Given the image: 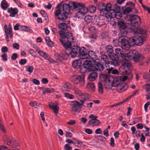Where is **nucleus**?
Instances as JSON below:
<instances>
[{"label":"nucleus","mask_w":150,"mask_h":150,"mask_svg":"<svg viewBox=\"0 0 150 150\" xmlns=\"http://www.w3.org/2000/svg\"><path fill=\"white\" fill-rule=\"evenodd\" d=\"M81 64V61L79 59L74 61L72 62V66L75 69L80 68Z\"/></svg>","instance_id":"a878e982"},{"label":"nucleus","mask_w":150,"mask_h":150,"mask_svg":"<svg viewBox=\"0 0 150 150\" xmlns=\"http://www.w3.org/2000/svg\"><path fill=\"white\" fill-rule=\"evenodd\" d=\"M132 10V8L130 7H127L123 10V13L124 15H126L129 13Z\"/></svg>","instance_id":"603ef678"},{"label":"nucleus","mask_w":150,"mask_h":150,"mask_svg":"<svg viewBox=\"0 0 150 150\" xmlns=\"http://www.w3.org/2000/svg\"><path fill=\"white\" fill-rule=\"evenodd\" d=\"M21 30L25 32H30L31 29L28 26L25 25H21L20 26Z\"/></svg>","instance_id":"de8ad7c7"},{"label":"nucleus","mask_w":150,"mask_h":150,"mask_svg":"<svg viewBox=\"0 0 150 150\" xmlns=\"http://www.w3.org/2000/svg\"><path fill=\"white\" fill-rule=\"evenodd\" d=\"M83 105L82 103H80L77 100H75L72 101L71 103V106L72 108V112H79L78 109L80 107Z\"/></svg>","instance_id":"ddd939ff"},{"label":"nucleus","mask_w":150,"mask_h":150,"mask_svg":"<svg viewBox=\"0 0 150 150\" xmlns=\"http://www.w3.org/2000/svg\"><path fill=\"white\" fill-rule=\"evenodd\" d=\"M71 82L75 85L78 84L79 87H83L85 84L84 78L82 76L74 75L71 78Z\"/></svg>","instance_id":"6e6552de"},{"label":"nucleus","mask_w":150,"mask_h":150,"mask_svg":"<svg viewBox=\"0 0 150 150\" xmlns=\"http://www.w3.org/2000/svg\"><path fill=\"white\" fill-rule=\"evenodd\" d=\"M33 69V67L32 66H27L26 67V71L29 73H32Z\"/></svg>","instance_id":"6e6d98bb"},{"label":"nucleus","mask_w":150,"mask_h":150,"mask_svg":"<svg viewBox=\"0 0 150 150\" xmlns=\"http://www.w3.org/2000/svg\"><path fill=\"white\" fill-rule=\"evenodd\" d=\"M7 12L9 13V16L14 17L18 13V10L16 8L10 7L8 9Z\"/></svg>","instance_id":"5701e85b"},{"label":"nucleus","mask_w":150,"mask_h":150,"mask_svg":"<svg viewBox=\"0 0 150 150\" xmlns=\"http://www.w3.org/2000/svg\"><path fill=\"white\" fill-rule=\"evenodd\" d=\"M29 105L35 108H37L38 107H40V104L39 103H38L36 102H30L29 103Z\"/></svg>","instance_id":"8fccbe9b"},{"label":"nucleus","mask_w":150,"mask_h":150,"mask_svg":"<svg viewBox=\"0 0 150 150\" xmlns=\"http://www.w3.org/2000/svg\"><path fill=\"white\" fill-rule=\"evenodd\" d=\"M27 63V60L25 59H21L19 61V64L21 65H24Z\"/></svg>","instance_id":"e2e57ef3"},{"label":"nucleus","mask_w":150,"mask_h":150,"mask_svg":"<svg viewBox=\"0 0 150 150\" xmlns=\"http://www.w3.org/2000/svg\"><path fill=\"white\" fill-rule=\"evenodd\" d=\"M65 97L69 99H73L74 98V96L73 95L70 94L68 93H66L64 94Z\"/></svg>","instance_id":"5fc2aeb1"},{"label":"nucleus","mask_w":150,"mask_h":150,"mask_svg":"<svg viewBox=\"0 0 150 150\" xmlns=\"http://www.w3.org/2000/svg\"><path fill=\"white\" fill-rule=\"evenodd\" d=\"M71 46L67 49H66L65 51L66 55L68 57L72 58L75 57L79 53L80 48L77 46Z\"/></svg>","instance_id":"423d86ee"},{"label":"nucleus","mask_w":150,"mask_h":150,"mask_svg":"<svg viewBox=\"0 0 150 150\" xmlns=\"http://www.w3.org/2000/svg\"><path fill=\"white\" fill-rule=\"evenodd\" d=\"M87 55L88 57L86 59H92L93 61V62L96 59V54L93 51H88Z\"/></svg>","instance_id":"393cba45"},{"label":"nucleus","mask_w":150,"mask_h":150,"mask_svg":"<svg viewBox=\"0 0 150 150\" xmlns=\"http://www.w3.org/2000/svg\"><path fill=\"white\" fill-rule=\"evenodd\" d=\"M8 27L9 28H8L6 25H5L4 26V32L6 36V40L7 41H9V37L8 36V35H9L10 38L11 39L12 38L13 36L12 28L11 27L10 24L9 25Z\"/></svg>","instance_id":"f8f14e48"},{"label":"nucleus","mask_w":150,"mask_h":150,"mask_svg":"<svg viewBox=\"0 0 150 150\" xmlns=\"http://www.w3.org/2000/svg\"><path fill=\"white\" fill-rule=\"evenodd\" d=\"M120 32L118 34V36L119 37V39L121 38H123L126 36V35L128 33V32L124 30H120Z\"/></svg>","instance_id":"37998d69"},{"label":"nucleus","mask_w":150,"mask_h":150,"mask_svg":"<svg viewBox=\"0 0 150 150\" xmlns=\"http://www.w3.org/2000/svg\"><path fill=\"white\" fill-rule=\"evenodd\" d=\"M64 148L66 150H72V148L69 144H65Z\"/></svg>","instance_id":"0e129e2a"},{"label":"nucleus","mask_w":150,"mask_h":150,"mask_svg":"<svg viewBox=\"0 0 150 150\" xmlns=\"http://www.w3.org/2000/svg\"><path fill=\"white\" fill-rule=\"evenodd\" d=\"M49 105L51 108L52 109L55 114H57L58 113L59 108L56 102H55L53 103H49Z\"/></svg>","instance_id":"4be33fe9"},{"label":"nucleus","mask_w":150,"mask_h":150,"mask_svg":"<svg viewBox=\"0 0 150 150\" xmlns=\"http://www.w3.org/2000/svg\"><path fill=\"white\" fill-rule=\"evenodd\" d=\"M129 42L137 46H140L143 43V40L140 37L137 36L129 39Z\"/></svg>","instance_id":"1a4fd4ad"},{"label":"nucleus","mask_w":150,"mask_h":150,"mask_svg":"<svg viewBox=\"0 0 150 150\" xmlns=\"http://www.w3.org/2000/svg\"><path fill=\"white\" fill-rule=\"evenodd\" d=\"M89 117L91 119L88 121V123L91 126H97L100 124V122L97 119V116L91 114L89 115Z\"/></svg>","instance_id":"9b49d317"},{"label":"nucleus","mask_w":150,"mask_h":150,"mask_svg":"<svg viewBox=\"0 0 150 150\" xmlns=\"http://www.w3.org/2000/svg\"><path fill=\"white\" fill-rule=\"evenodd\" d=\"M111 4L110 3H108L107 4L105 8L100 10V14L103 16H104V14H106L108 11L111 10Z\"/></svg>","instance_id":"412c9836"},{"label":"nucleus","mask_w":150,"mask_h":150,"mask_svg":"<svg viewBox=\"0 0 150 150\" xmlns=\"http://www.w3.org/2000/svg\"><path fill=\"white\" fill-rule=\"evenodd\" d=\"M1 6L2 9L4 10H5L6 8L9 6V5L6 1L3 0L1 2Z\"/></svg>","instance_id":"72a5a7b5"},{"label":"nucleus","mask_w":150,"mask_h":150,"mask_svg":"<svg viewBox=\"0 0 150 150\" xmlns=\"http://www.w3.org/2000/svg\"><path fill=\"white\" fill-rule=\"evenodd\" d=\"M141 119L140 117H138L137 118H134L133 119V124H135L137 122H139Z\"/></svg>","instance_id":"774afa93"},{"label":"nucleus","mask_w":150,"mask_h":150,"mask_svg":"<svg viewBox=\"0 0 150 150\" xmlns=\"http://www.w3.org/2000/svg\"><path fill=\"white\" fill-rule=\"evenodd\" d=\"M126 55L127 57L130 59H133L137 62L142 61L144 59V57L135 50H130Z\"/></svg>","instance_id":"39448f33"},{"label":"nucleus","mask_w":150,"mask_h":150,"mask_svg":"<svg viewBox=\"0 0 150 150\" xmlns=\"http://www.w3.org/2000/svg\"><path fill=\"white\" fill-rule=\"evenodd\" d=\"M101 59L104 62L103 63L106 67V64L109 62L108 56L105 54H103L101 56Z\"/></svg>","instance_id":"c9c22d12"},{"label":"nucleus","mask_w":150,"mask_h":150,"mask_svg":"<svg viewBox=\"0 0 150 150\" xmlns=\"http://www.w3.org/2000/svg\"><path fill=\"white\" fill-rule=\"evenodd\" d=\"M132 16H130V18ZM130 21V19L129 21L126 24H125L123 21L122 20H119L118 23V25L120 28V30H124L126 28L130 29L129 27H130V25H131V24H130L129 23Z\"/></svg>","instance_id":"2eb2a0df"},{"label":"nucleus","mask_w":150,"mask_h":150,"mask_svg":"<svg viewBox=\"0 0 150 150\" xmlns=\"http://www.w3.org/2000/svg\"><path fill=\"white\" fill-rule=\"evenodd\" d=\"M121 14L118 16L117 13H116L114 10L112 9L110 11H108V13L106 14H104V16L106 18L109 19V18L110 19L111 18L115 17L117 19H119L122 17Z\"/></svg>","instance_id":"9d476101"},{"label":"nucleus","mask_w":150,"mask_h":150,"mask_svg":"<svg viewBox=\"0 0 150 150\" xmlns=\"http://www.w3.org/2000/svg\"><path fill=\"white\" fill-rule=\"evenodd\" d=\"M62 88L64 91H69L71 89V84L68 82L64 83L62 85Z\"/></svg>","instance_id":"2f4dec72"},{"label":"nucleus","mask_w":150,"mask_h":150,"mask_svg":"<svg viewBox=\"0 0 150 150\" xmlns=\"http://www.w3.org/2000/svg\"><path fill=\"white\" fill-rule=\"evenodd\" d=\"M61 10L59 9L57 10L54 13L55 16L57 17L58 19L60 20H65L67 18L66 15L63 13H61Z\"/></svg>","instance_id":"dca6fc26"},{"label":"nucleus","mask_w":150,"mask_h":150,"mask_svg":"<svg viewBox=\"0 0 150 150\" xmlns=\"http://www.w3.org/2000/svg\"><path fill=\"white\" fill-rule=\"evenodd\" d=\"M45 40L48 46L52 47L54 46L53 42L50 40L49 37H45Z\"/></svg>","instance_id":"79ce46f5"},{"label":"nucleus","mask_w":150,"mask_h":150,"mask_svg":"<svg viewBox=\"0 0 150 150\" xmlns=\"http://www.w3.org/2000/svg\"><path fill=\"white\" fill-rule=\"evenodd\" d=\"M107 70L108 71V72L109 74L111 73L113 74H117L119 73V72L117 70L113 69L112 67L107 68Z\"/></svg>","instance_id":"e433bc0d"},{"label":"nucleus","mask_w":150,"mask_h":150,"mask_svg":"<svg viewBox=\"0 0 150 150\" xmlns=\"http://www.w3.org/2000/svg\"><path fill=\"white\" fill-rule=\"evenodd\" d=\"M94 64L93 67L95 68L93 71H102L103 70L104 67L103 65L100 63V60L99 59H96L94 61Z\"/></svg>","instance_id":"4468645a"},{"label":"nucleus","mask_w":150,"mask_h":150,"mask_svg":"<svg viewBox=\"0 0 150 150\" xmlns=\"http://www.w3.org/2000/svg\"><path fill=\"white\" fill-rule=\"evenodd\" d=\"M84 20L87 23H88L91 22L92 20V17L90 16H87L85 17Z\"/></svg>","instance_id":"09e8293b"},{"label":"nucleus","mask_w":150,"mask_h":150,"mask_svg":"<svg viewBox=\"0 0 150 150\" xmlns=\"http://www.w3.org/2000/svg\"><path fill=\"white\" fill-rule=\"evenodd\" d=\"M40 56L43 57L45 60L47 59L49 55L47 53L41 50L38 54Z\"/></svg>","instance_id":"a19ab883"},{"label":"nucleus","mask_w":150,"mask_h":150,"mask_svg":"<svg viewBox=\"0 0 150 150\" xmlns=\"http://www.w3.org/2000/svg\"><path fill=\"white\" fill-rule=\"evenodd\" d=\"M127 79V77L126 76H120L117 77V80L120 81H125Z\"/></svg>","instance_id":"13d9d810"},{"label":"nucleus","mask_w":150,"mask_h":150,"mask_svg":"<svg viewBox=\"0 0 150 150\" xmlns=\"http://www.w3.org/2000/svg\"><path fill=\"white\" fill-rule=\"evenodd\" d=\"M59 33L60 36L62 38H61V39L63 40L65 39L66 33H65L64 31L60 30L59 31Z\"/></svg>","instance_id":"3c124183"},{"label":"nucleus","mask_w":150,"mask_h":150,"mask_svg":"<svg viewBox=\"0 0 150 150\" xmlns=\"http://www.w3.org/2000/svg\"><path fill=\"white\" fill-rule=\"evenodd\" d=\"M97 74L95 72H93L91 73L88 76V79L90 81H95L97 78Z\"/></svg>","instance_id":"473e14b6"},{"label":"nucleus","mask_w":150,"mask_h":150,"mask_svg":"<svg viewBox=\"0 0 150 150\" xmlns=\"http://www.w3.org/2000/svg\"><path fill=\"white\" fill-rule=\"evenodd\" d=\"M43 94L47 93H52L54 92V90L53 88H43Z\"/></svg>","instance_id":"ea45409f"},{"label":"nucleus","mask_w":150,"mask_h":150,"mask_svg":"<svg viewBox=\"0 0 150 150\" xmlns=\"http://www.w3.org/2000/svg\"><path fill=\"white\" fill-rule=\"evenodd\" d=\"M55 54V56L60 60H63L66 59L65 55L63 53H61L59 54L56 53Z\"/></svg>","instance_id":"58836bf2"},{"label":"nucleus","mask_w":150,"mask_h":150,"mask_svg":"<svg viewBox=\"0 0 150 150\" xmlns=\"http://www.w3.org/2000/svg\"><path fill=\"white\" fill-rule=\"evenodd\" d=\"M5 142L7 143L8 145L12 147H17L18 145V144L13 138H7V140L5 141Z\"/></svg>","instance_id":"aec40b11"},{"label":"nucleus","mask_w":150,"mask_h":150,"mask_svg":"<svg viewBox=\"0 0 150 150\" xmlns=\"http://www.w3.org/2000/svg\"><path fill=\"white\" fill-rule=\"evenodd\" d=\"M115 52L117 54L121 57L123 59L122 60V65L120 68V71L123 75H131L129 70L131 67L130 61L126 59V54L124 53L122 50L119 48L115 49Z\"/></svg>","instance_id":"f03ea898"},{"label":"nucleus","mask_w":150,"mask_h":150,"mask_svg":"<svg viewBox=\"0 0 150 150\" xmlns=\"http://www.w3.org/2000/svg\"><path fill=\"white\" fill-rule=\"evenodd\" d=\"M74 145L75 146L79 147H84L86 146L85 144L81 141L76 139H74Z\"/></svg>","instance_id":"7c9ffc66"},{"label":"nucleus","mask_w":150,"mask_h":150,"mask_svg":"<svg viewBox=\"0 0 150 150\" xmlns=\"http://www.w3.org/2000/svg\"><path fill=\"white\" fill-rule=\"evenodd\" d=\"M71 6H72L73 8L77 10L76 13V17L78 18L81 19L84 14L87 13L88 11L87 8L85 6V4L80 3H75L71 2L70 3Z\"/></svg>","instance_id":"20e7f679"},{"label":"nucleus","mask_w":150,"mask_h":150,"mask_svg":"<svg viewBox=\"0 0 150 150\" xmlns=\"http://www.w3.org/2000/svg\"><path fill=\"white\" fill-rule=\"evenodd\" d=\"M48 60L50 64H54L57 63V62L53 58H52L50 55L47 58V59Z\"/></svg>","instance_id":"4d7b16f0"},{"label":"nucleus","mask_w":150,"mask_h":150,"mask_svg":"<svg viewBox=\"0 0 150 150\" xmlns=\"http://www.w3.org/2000/svg\"><path fill=\"white\" fill-rule=\"evenodd\" d=\"M94 24L95 25L100 27L104 24L102 20H100L99 17H95L94 19Z\"/></svg>","instance_id":"bb28decb"},{"label":"nucleus","mask_w":150,"mask_h":150,"mask_svg":"<svg viewBox=\"0 0 150 150\" xmlns=\"http://www.w3.org/2000/svg\"><path fill=\"white\" fill-rule=\"evenodd\" d=\"M108 55L110 59L112 60H118L119 59L118 56L113 52L108 54Z\"/></svg>","instance_id":"4c0bfd02"},{"label":"nucleus","mask_w":150,"mask_h":150,"mask_svg":"<svg viewBox=\"0 0 150 150\" xmlns=\"http://www.w3.org/2000/svg\"><path fill=\"white\" fill-rule=\"evenodd\" d=\"M87 52V50L84 47L80 48L79 57L81 59H86L88 57Z\"/></svg>","instance_id":"f3484780"},{"label":"nucleus","mask_w":150,"mask_h":150,"mask_svg":"<svg viewBox=\"0 0 150 150\" xmlns=\"http://www.w3.org/2000/svg\"><path fill=\"white\" fill-rule=\"evenodd\" d=\"M118 60H112V61H109L107 64H106V67L107 68L110 67L111 65H113L114 67H117L119 65L118 62Z\"/></svg>","instance_id":"c756f323"},{"label":"nucleus","mask_w":150,"mask_h":150,"mask_svg":"<svg viewBox=\"0 0 150 150\" xmlns=\"http://www.w3.org/2000/svg\"><path fill=\"white\" fill-rule=\"evenodd\" d=\"M70 2L69 3V4L71 5L70 6L69 4H64L63 5V11L65 13H68L70 11V7H71L72 6H71V5L70 4Z\"/></svg>","instance_id":"cd10ccee"},{"label":"nucleus","mask_w":150,"mask_h":150,"mask_svg":"<svg viewBox=\"0 0 150 150\" xmlns=\"http://www.w3.org/2000/svg\"><path fill=\"white\" fill-rule=\"evenodd\" d=\"M100 79L103 83L104 87L107 89L115 87L117 91L121 92L125 91L128 88L127 85L120 84V81L108 74L102 75L100 76Z\"/></svg>","instance_id":"f257e3e1"},{"label":"nucleus","mask_w":150,"mask_h":150,"mask_svg":"<svg viewBox=\"0 0 150 150\" xmlns=\"http://www.w3.org/2000/svg\"><path fill=\"white\" fill-rule=\"evenodd\" d=\"M58 27L62 30H66L67 28V24L65 23H59L58 25Z\"/></svg>","instance_id":"49530a36"},{"label":"nucleus","mask_w":150,"mask_h":150,"mask_svg":"<svg viewBox=\"0 0 150 150\" xmlns=\"http://www.w3.org/2000/svg\"><path fill=\"white\" fill-rule=\"evenodd\" d=\"M83 65L88 71H93L95 69V68L93 67V65H92L91 61L90 60H85L83 62Z\"/></svg>","instance_id":"6ab92c4d"},{"label":"nucleus","mask_w":150,"mask_h":150,"mask_svg":"<svg viewBox=\"0 0 150 150\" xmlns=\"http://www.w3.org/2000/svg\"><path fill=\"white\" fill-rule=\"evenodd\" d=\"M80 97L82 99V100H80V101L83 104L84 102L89 99L90 96L87 93H82Z\"/></svg>","instance_id":"b1692460"},{"label":"nucleus","mask_w":150,"mask_h":150,"mask_svg":"<svg viewBox=\"0 0 150 150\" xmlns=\"http://www.w3.org/2000/svg\"><path fill=\"white\" fill-rule=\"evenodd\" d=\"M18 57V55L16 53H13L11 57V59L12 60H15Z\"/></svg>","instance_id":"69168bd1"},{"label":"nucleus","mask_w":150,"mask_h":150,"mask_svg":"<svg viewBox=\"0 0 150 150\" xmlns=\"http://www.w3.org/2000/svg\"><path fill=\"white\" fill-rule=\"evenodd\" d=\"M65 38L67 39V42L61 39H59V40L64 47L67 49L71 46V42L73 41L74 38L71 33L66 32Z\"/></svg>","instance_id":"0eeeda50"},{"label":"nucleus","mask_w":150,"mask_h":150,"mask_svg":"<svg viewBox=\"0 0 150 150\" xmlns=\"http://www.w3.org/2000/svg\"><path fill=\"white\" fill-rule=\"evenodd\" d=\"M89 11L90 13H93L96 11V8L94 6L91 5L89 6Z\"/></svg>","instance_id":"bf43d9fd"},{"label":"nucleus","mask_w":150,"mask_h":150,"mask_svg":"<svg viewBox=\"0 0 150 150\" xmlns=\"http://www.w3.org/2000/svg\"><path fill=\"white\" fill-rule=\"evenodd\" d=\"M87 88L92 91H94L95 88V86L94 84L92 83H89L87 84L86 86Z\"/></svg>","instance_id":"a18cd8bd"},{"label":"nucleus","mask_w":150,"mask_h":150,"mask_svg":"<svg viewBox=\"0 0 150 150\" xmlns=\"http://www.w3.org/2000/svg\"><path fill=\"white\" fill-rule=\"evenodd\" d=\"M19 44L17 43H14L13 44V47L14 49L18 50L19 49Z\"/></svg>","instance_id":"338daca9"},{"label":"nucleus","mask_w":150,"mask_h":150,"mask_svg":"<svg viewBox=\"0 0 150 150\" xmlns=\"http://www.w3.org/2000/svg\"><path fill=\"white\" fill-rule=\"evenodd\" d=\"M98 85L99 93H102L103 91V89L102 83L100 82H98Z\"/></svg>","instance_id":"864d4df0"},{"label":"nucleus","mask_w":150,"mask_h":150,"mask_svg":"<svg viewBox=\"0 0 150 150\" xmlns=\"http://www.w3.org/2000/svg\"><path fill=\"white\" fill-rule=\"evenodd\" d=\"M129 23L130 24H131L129 28L133 34H143L145 33V30L142 28H138L140 25L141 21L140 18L138 16L134 15L131 17L130 21Z\"/></svg>","instance_id":"7ed1b4c3"},{"label":"nucleus","mask_w":150,"mask_h":150,"mask_svg":"<svg viewBox=\"0 0 150 150\" xmlns=\"http://www.w3.org/2000/svg\"><path fill=\"white\" fill-rule=\"evenodd\" d=\"M1 57L2 60L4 62H6L7 61V54L5 53H4L2 54L1 55Z\"/></svg>","instance_id":"052dcab7"},{"label":"nucleus","mask_w":150,"mask_h":150,"mask_svg":"<svg viewBox=\"0 0 150 150\" xmlns=\"http://www.w3.org/2000/svg\"><path fill=\"white\" fill-rule=\"evenodd\" d=\"M120 43L122 47L126 50H128L130 47V45L127 40L123 38L121 39Z\"/></svg>","instance_id":"a211bd4d"},{"label":"nucleus","mask_w":150,"mask_h":150,"mask_svg":"<svg viewBox=\"0 0 150 150\" xmlns=\"http://www.w3.org/2000/svg\"><path fill=\"white\" fill-rule=\"evenodd\" d=\"M87 70V69L83 66L80 68L79 71L81 73L84 74L86 72Z\"/></svg>","instance_id":"680f3d73"},{"label":"nucleus","mask_w":150,"mask_h":150,"mask_svg":"<svg viewBox=\"0 0 150 150\" xmlns=\"http://www.w3.org/2000/svg\"><path fill=\"white\" fill-rule=\"evenodd\" d=\"M131 130L132 132V134H135L137 138H139L140 137V131L139 130H136V128L134 127H131Z\"/></svg>","instance_id":"c85d7f7f"},{"label":"nucleus","mask_w":150,"mask_h":150,"mask_svg":"<svg viewBox=\"0 0 150 150\" xmlns=\"http://www.w3.org/2000/svg\"><path fill=\"white\" fill-rule=\"evenodd\" d=\"M105 49L108 54L113 52V47L110 45H107L105 48Z\"/></svg>","instance_id":"c03bdc74"},{"label":"nucleus","mask_w":150,"mask_h":150,"mask_svg":"<svg viewBox=\"0 0 150 150\" xmlns=\"http://www.w3.org/2000/svg\"><path fill=\"white\" fill-rule=\"evenodd\" d=\"M74 93L77 96H78L79 97L82 94L83 92L80 90L78 88L76 87H74L72 89Z\"/></svg>","instance_id":"f704fd0d"}]
</instances>
